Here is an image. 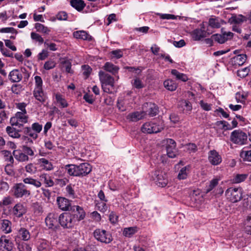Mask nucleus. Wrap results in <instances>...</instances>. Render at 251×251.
Returning a JSON list of instances; mask_svg holds the SVG:
<instances>
[{"instance_id":"f257e3e1","label":"nucleus","mask_w":251,"mask_h":251,"mask_svg":"<svg viewBox=\"0 0 251 251\" xmlns=\"http://www.w3.org/2000/svg\"><path fill=\"white\" fill-rule=\"evenodd\" d=\"M65 171L71 176L83 177L92 171L91 166L87 163H82L78 165L67 164L64 167Z\"/></svg>"},{"instance_id":"f03ea898","label":"nucleus","mask_w":251,"mask_h":251,"mask_svg":"<svg viewBox=\"0 0 251 251\" xmlns=\"http://www.w3.org/2000/svg\"><path fill=\"white\" fill-rule=\"evenodd\" d=\"M99 76L103 91L108 94H112L115 92L114 78L108 74L100 71Z\"/></svg>"},{"instance_id":"7ed1b4c3","label":"nucleus","mask_w":251,"mask_h":251,"mask_svg":"<svg viewBox=\"0 0 251 251\" xmlns=\"http://www.w3.org/2000/svg\"><path fill=\"white\" fill-rule=\"evenodd\" d=\"M230 140L234 144L242 146L247 144L248 136L241 129L233 130L230 134Z\"/></svg>"},{"instance_id":"20e7f679","label":"nucleus","mask_w":251,"mask_h":251,"mask_svg":"<svg viewBox=\"0 0 251 251\" xmlns=\"http://www.w3.org/2000/svg\"><path fill=\"white\" fill-rule=\"evenodd\" d=\"M164 128L163 122L159 120L156 123L147 122L144 124L141 128V130L144 133L149 134L156 133L160 132Z\"/></svg>"},{"instance_id":"39448f33","label":"nucleus","mask_w":251,"mask_h":251,"mask_svg":"<svg viewBox=\"0 0 251 251\" xmlns=\"http://www.w3.org/2000/svg\"><path fill=\"white\" fill-rule=\"evenodd\" d=\"M226 198L232 202H237L243 198V189L241 187H230L226 191Z\"/></svg>"},{"instance_id":"423d86ee","label":"nucleus","mask_w":251,"mask_h":251,"mask_svg":"<svg viewBox=\"0 0 251 251\" xmlns=\"http://www.w3.org/2000/svg\"><path fill=\"white\" fill-rule=\"evenodd\" d=\"M75 218L74 215L69 213H63L58 218V222L64 228H71L75 223Z\"/></svg>"},{"instance_id":"0eeeda50","label":"nucleus","mask_w":251,"mask_h":251,"mask_svg":"<svg viewBox=\"0 0 251 251\" xmlns=\"http://www.w3.org/2000/svg\"><path fill=\"white\" fill-rule=\"evenodd\" d=\"M222 34H215L211 36V39H207L206 42L208 43L214 40L219 44H224L228 40H230L233 36V33L231 32L224 31V28L221 29Z\"/></svg>"},{"instance_id":"6e6552de","label":"nucleus","mask_w":251,"mask_h":251,"mask_svg":"<svg viewBox=\"0 0 251 251\" xmlns=\"http://www.w3.org/2000/svg\"><path fill=\"white\" fill-rule=\"evenodd\" d=\"M13 195L16 198H21L23 197H28L30 192L28 190L25 185L23 183L15 184L12 189Z\"/></svg>"},{"instance_id":"1a4fd4ad","label":"nucleus","mask_w":251,"mask_h":251,"mask_svg":"<svg viewBox=\"0 0 251 251\" xmlns=\"http://www.w3.org/2000/svg\"><path fill=\"white\" fill-rule=\"evenodd\" d=\"M93 234L96 239L100 242L108 244L112 241V236L105 230L96 229L94 231Z\"/></svg>"},{"instance_id":"9d476101","label":"nucleus","mask_w":251,"mask_h":251,"mask_svg":"<svg viewBox=\"0 0 251 251\" xmlns=\"http://www.w3.org/2000/svg\"><path fill=\"white\" fill-rule=\"evenodd\" d=\"M27 211L25 206L21 202L16 204L12 209V215L18 218L23 217Z\"/></svg>"},{"instance_id":"9b49d317","label":"nucleus","mask_w":251,"mask_h":251,"mask_svg":"<svg viewBox=\"0 0 251 251\" xmlns=\"http://www.w3.org/2000/svg\"><path fill=\"white\" fill-rule=\"evenodd\" d=\"M166 151L168 157L174 158L176 156L177 152L176 143L173 139H168L167 140Z\"/></svg>"},{"instance_id":"f8f14e48","label":"nucleus","mask_w":251,"mask_h":251,"mask_svg":"<svg viewBox=\"0 0 251 251\" xmlns=\"http://www.w3.org/2000/svg\"><path fill=\"white\" fill-rule=\"evenodd\" d=\"M46 224L49 228L55 229L58 226V215L50 213L45 219Z\"/></svg>"},{"instance_id":"ddd939ff","label":"nucleus","mask_w":251,"mask_h":251,"mask_svg":"<svg viewBox=\"0 0 251 251\" xmlns=\"http://www.w3.org/2000/svg\"><path fill=\"white\" fill-rule=\"evenodd\" d=\"M14 244L11 240L5 236H1L0 238V248L4 251H11Z\"/></svg>"},{"instance_id":"4468645a","label":"nucleus","mask_w":251,"mask_h":251,"mask_svg":"<svg viewBox=\"0 0 251 251\" xmlns=\"http://www.w3.org/2000/svg\"><path fill=\"white\" fill-rule=\"evenodd\" d=\"M208 160L213 165H218L222 162V157L215 150L210 151L208 153Z\"/></svg>"},{"instance_id":"2eb2a0df","label":"nucleus","mask_w":251,"mask_h":251,"mask_svg":"<svg viewBox=\"0 0 251 251\" xmlns=\"http://www.w3.org/2000/svg\"><path fill=\"white\" fill-rule=\"evenodd\" d=\"M37 164L43 170L47 171H51L53 169V166L51 161L45 158H41L37 160Z\"/></svg>"},{"instance_id":"dca6fc26","label":"nucleus","mask_w":251,"mask_h":251,"mask_svg":"<svg viewBox=\"0 0 251 251\" xmlns=\"http://www.w3.org/2000/svg\"><path fill=\"white\" fill-rule=\"evenodd\" d=\"M22 70L14 69L8 75L9 80L12 82H19L23 78Z\"/></svg>"},{"instance_id":"f3484780","label":"nucleus","mask_w":251,"mask_h":251,"mask_svg":"<svg viewBox=\"0 0 251 251\" xmlns=\"http://www.w3.org/2000/svg\"><path fill=\"white\" fill-rule=\"evenodd\" d=\"M206 34V31L202 25L201 28H197L194 30L191 33V35L194 40L198 41L205 37Z\"/></svg>"},{"instance_id":"a211bd4d","label":"nucleus","mask_w":251,"mask_h":251,"mask_svg":"<svg viewBox=\"0 0 251 251\" xmlns=\"http://www.w3.org/2000/svg\"><path fill=\"white\" fill-rule=\"evenodd\" d=\"M57 203L58 207L63 211L69 210L71 207L70 201L65 198L58 197L57 198Z\"/></svg>"},{"instance_id":"6ab92c4d","label":"nucleus","mask_w":251,"mask_h":251,"mask_svg":"<svg viewBox=\"0 0 251 251\" xmlns=\"http://www.w3.org/2000/svg\"><path fill=\"white\" fill-rule=\"evenodd\" d=\"M240 156L244 161L251 162V145L244 147L240 151Z\"/></svg>"},{"instance_id":"aec40b11","label":"nucleus","mask_w":251,"mask_h":251,"mask_svg":"<svg viewBox=\"0 0 251 251\" xmlns=\"http://www.w3.org/2000/svg\"><path fill=\"white\" fill-rule=\"evenodd\" d=\"M39 180L41 182H43L46 187H52L54 185V181L51 177L48 174L43 173L41 174L39 176Z\"/></svg>"},{"instance_id":"412c9836","label":"nucleus","mask_w":251,"mask_h":251,"mask_svg":"<svg viewBox=\"0 0 251 251\" xmlns=\"http://www.w3.org/2000/svg\"><path fill=\"white\" fill-rule=\"evenodd\" d=\"M33 96L36 100L41 103H44L47 99L46 95L44 93L43 88H34Z\"/></svg>"},{"instance_id":"4be33fe9","label":"nucleus","mask_w":251,"mask_h":251,"mask_svg":"<svg viewBox=\"0 0 251 251\" xmlns=\"http://www.w3.org/2000/svg\"><path fill=\"white\" fill-rule=\"evenodd\" d=\"M13 155L15 158L20 162H27L29 160V157L25 152L21 150H14L13 151Z\"/></svg>"},{"instance_id":"5701e85b","label":"nucleus","mask_w":251,"mask_h":251,"mask_svg":"<svg viewBox=\"0 0 251 251\" xmlns=\"http://www.w3.org/2000/svg\"><path fill=\"white\" fill-rule=\"evenodd\" d=\"M145 115L146 113L145 112L136 111L129 113L127 116V119L130 121L137 122L142 119Z\"/></svg>"},{"instance_id":"b1692460","label":"nucleus","mask_w":251,"mask_h":251,"mask_svg":"<svg viewBox=\"0 0 251 251\" xmlns=\"http://www.w3.org/2000/svg\"><path fill=\"white\" fill-rule=\"evenodd\" d=\"M17 237L23 241H27L30 239V234L27 229L21 227L18 231Z\"/></svg>"},{"instance_id":"393cba45","label":"nucleus","mask_w":251,"mask_h":251,"mask_svg":"<svg viewBox=\"0 0 251 251\" xmlns=\"http://www.w3.org/2000/svg\"><path fill=\"white\" fill-rule=\"evenodd\" d=\"M241 205L243 210H251V194H247L243 197Z\"/></svg>"},{"instance_id":"a878e982","label":"nucleus","mask_w":251,"mask_h":251,"mask_svg":"<svg viewBox=\"0 0 251 251\" xmlns=\"http://www.w3.org/2000/svg\"><path fill=\"white\" fill-rule=\"evenodd\" d=\"M73 35L76 39H82L83 40L90 41L92 39L91 36L84 30L75 31L73 33Z\"/></svg>"},{"instance_id":"bb28decb","label":"nucleus","mask_w":251,"mask_h":251,"mask_svg":"<svg viewBox=\"0 0 251 251\" xmlns=\"http://www.w3.org/2000/svg\"><path fill=\"white\" fill-rule=\"evenodd\" d=\"M224 23V21L218 17L210 18L208 22L209 25L210 27L216 28H220Z\"/></svg>"},{"instance_id":"cd10ccee","label":"nucleus","mask_w":251,"mask_h":251,"mask_svg":"<svg viewBox=\"0 0 251 251\" xmlns=\"http://www.w3.org/2000/svg\"><path fill=\"white\" fill-rule=\"evenodd\" d=\"M247 58V55L245 54H240L236 55L233 58L232 61L234 65L238 66H242L246 61Z\"/></svg>"},{"instance_id":"c85d7f7f","label":"nucleus","mask_w":251,"mask_h":251,"mask_svg":"<svg viewBox=\"0 0 251 251\" xmlns=\"http://www.w3.org/2000/svg\"><path fill=\"white\" fill-rule=\"evenodd\" d=\"M23 181L25 184L33 185L36 188H39L42 185V183L40 181L30 176L24 178Z\"/></svg>"},{"instance_id":"c756f323","label":"nucleus","mask_w":251,"mask_h":251,"mask_svg":"<svg viewBox=\"0 0 251 251\" xmlns=\"http://www.w3.org/2000/svg\"><path fill=\"white\" fill-rule=\"evenodd\" d=\"M165 88L169 91H174L177 87V84L175 80L171 79L166 80L164 82Z\"/></svg>"},{"instance_id":"7c9ffc66","label":"nucleus","mask_w":251,"mask_h":251,"mask_svg":"<svg viewBox=\"0 0 251 251\" xmlns=\"http://www.w3.org/2000/svg\"><path fill=\"white\" fill-rule=\"evenodd\" d=\"M6 131L8 135L14 138H19L21 135L19 133L20 130L16 129L13 126H8L6 128Z\"/></svg>"},{"instance_id":"2f4dec72","label":"nucleus","mask_w":251,"mask_h":251,"mask_svg":"<svg viewBox=\"0 0 251 251\" xmlns=\"http://www.w3.org/2000/svg\"><path fill=\"white\" fill-rule=\"evenodd\" d=\"M71 5L78 11H80L85 6V4L82 0H71L70 1Z\"/></svg>"},{"instance_id":"473e14b6","label":"nucleus","mask_w":251,"mask_h":251,"mask_svg":"<svg viewBox=\"0 0 251 251\" xmlns=\"http://www.w3.org/2000/svg\"><path fill=\"white\" fill-rule=\"evenodd\" d=\"M243 227L246 233L251 235V213L245 218L244 221Z\"/></svg>"},{"instance_id":"72a5a7b5","label":"nucleus","mask_w":251,"mask_h":251,"mask_svg":"<svg viewBox=\"0 0 251 251\" xmlns=\"http://www.w3.org/2000/svg\"><path fill=\"white\" fill-rule=\"evenodd\" d=\"M37 249L38 251H50V243L44 239H41L39 241Z\"/></svg>"},{"instance_id":"f704fd0d","label":"nucleus","mask_w":251,"mask_h":251,"mask_svg":"<svg viewBox=\"0 0 251 251\" xmlns=\"http://www.w3.org/2000/svg\"><path fill=\"white\" fill-rule=\"evenodd\" d=\"M1 229L5 233H9L12 231L11 222L8 220H2L1 222Z\"/></svg>"},{"instance_id":"c9c22d12","label":"nucleus","mask_w":251,"mask_h":251,"mask_svg":"<svg viewBox=\"0 0 251 251\" xmlns=\"http://www.w3.org/2000/svg\"><path fill=\"white\" fill-rule=\"evenodd\" d=\"M103 69L107 72L115 74L118 72L119 68L111 63L106 62L103 66Z\"/></svg>"},{"instance_id":"e433bc0d","label":"nucleus","mask_w":251,"mask_h":251,"mask_svg":"<svg viewBox=\"0 0 251 251\" xmlns=\"http://www.w3.org/2000/svg\"><path fill=\"white\" fill-rule=\"evenodd\" d=\"M190 168V166L189 165L186 166L181 168L178 174V178L179 179H186L189 172Z\"/></svg>"},{"instance_id":"4c0bfd02","label":"nucleus","mask_w":251,"mask_h":251,"mask_svg":"<svg viewBox=\"0 0 251 251\" xmlns=\"http://www.w3.org/2000/svg\"><path fill=\"white\" fill-rule=\"evenodd\" d=\"M137 232V227H129L125 228L123 230V235L126 237H131Z\"/></svg>"},{"instance_id":"58836bf2","label":"nucleus","mask_w":251,"mask_h":251,"mask_svg":"<svg viewBox=\"0 0 251 251\" xmlns=\"http://www.w3.org/2000/svg\"><path fill=\"white\" fill-rule=\"evenodd\" d=\"M171 74L175 76L176 78L178 80L185 82L188 79L187 76L185 74L179 73L176 69L172 70Z\"/></svg>"},{"instance_id":"ea45409f","label":"nucleus","mask_w":251,"mask_h":251,"mask_svg":"<svg viewBox=\"0 0 251 251\" xmlns=\"http://www.w3.org/2000/svg\"><path fill=\"white\" fill-rule=\"evenodd\" d=\"M23 130L25 134L29 136L33 140H36L38 137V134L34 133L31 127H25Z\"/></svg>"},{"instance_id":"a19ab883","label":"nucleus","mask_w":251,"mask_h":251,"mask_svg":"<svg viewBox=\"0 0 251 251\" xmlns=\"http://www.w3.org/2000/svg\"><path fill=\"white\" fill-rule=\"evenodd\" d=\"M159 174V172H156L155 175L156 176L157 181H158V184L162 187H164L166 186L168 183V180L167 179L164 178L162 174Z\"/></svg>"},{"instance_id":"79ce46f5","label":"nucleus","mask_w":251,"mask_h":251,"mask_svg":"<svg viewBox=\"0 0 251 251\" xmlns=\"http://www.w3.org/2000/svg\"><path fill=\"white\" fill-rule=\"evenodd\" d=\"M219 179L218 178H214L212 179L209 184L205 188V192L208 193L212 191L218 184Z\"/></svg>"},{"instance_id":"37998d69","label":"nucleus","mask_w":251,"mask_h":251,"mask_svg":"<svg viewBox=\"0 0 251 251\" xmlns=\"http://www.w3.org/2000/svg\"><path fill=\"white\" fill-rule=\"evenodd\" d=\"M55 99L62 108L68 107V102L60 94L57 93L55 94Z\"/></svg>"},{"instance_id":"c03bdc74","label":"nucleus","mask_w":251,"mask_h":251,"mask_svg":"<svg viewBox=\"0 0 251 251\" xmlns=\"http://www.w3.org/2000/svg\"><path fill=\"white\" fill-rule=\"evenodd\" d=\"M35 28L37 31L45 34H48L50 31V29L48 27L40 23H36L35 25Z\"/></svg>"},{"instance_id":"a18cd8bd","label":"nucleus","mask_w":251,"mask_h":251,"mask_svg":"<svg viewBox=\"0 0 251 251\" xmlns=\"http://www.w3.org/2000/svg\"><path fill=\"white\" fill-rule=\"evenodd\" d=\"M184 150L189 153H194L198 150L197 145L194 143H189L184 146Z\"/></svg>"},{"instance_id":"49530a36","label":"nucleus","mask_w":251,"mask_h":251,"mask_svg":"<svg viewBox=\"0 0 251 251\" xmlns=\"http://www.w3.org/2000/svg\"><path fill=\"white\" fill-rule=\"evenodd\" d=\"M26 112H18L16 113V116H17L19 121L22 124V126L24 123H26L27 122V116L26 115Z\"/></svg>"},{"instance_id":"de8ad7c7","label":"nucleus","mask_w":251,"mask_h":251,"mask_svg":"<svg viewBox=\"0 0 251 251\" xmlns=\"http://www.w3.org/2000/svg\"><path fill=\"white\" fill-rule=\"evenodd\" d=\"M248 175L246 174H236L233 178V181L236 183H241L245 181L248 177Z\"/></svg>"},{"instance_id":"09e8293b","label":"nucleus","mask_w":251,"mask_h":251,"mask_svg":"<svg viewBox=\"0 0 251 251\" xmlns=\"http://www.w3.org/2000/svg\"><path fill=\"white\" fill-rule=\"evenodd\" d=\"M1 152L4 158L5 161L9 162V163L10 164L13 163L14 159L11 155L10 151L6 150H3Z\"/></svg>"},{"instance_id":"8fccbe9b","label":"nucleus","mask_w":251,"mask_h":251,"mask_svg":"<svg viewBox=\"0 0 251 251\" xmlns=\"http://www.w3.org/2000/svg\"><path fill=\"white\" fill-rule=\"evenodd\" d=\"M13 199L10 196L5 197L0 201V207H3L11 204L13 203Z\"/></svg>"},{"instance_id":"3c124183","label":"nucleus","mask_w":251,"mask_h":251,"mask_svg":"<svg viewBox=\"0 0 251 251\" xmlns=\"http://www.w3.org/2000/svg\"><path fill=\"white\" fill-rule=\"evenodd\" d=\"M231 20L232 23L236 24H241L243 22L247 21V18L242 15H239L238 16L232 17Z\"/></svg>"},{"instance_id":"603ef678","label":"nucleus","mask_w":251,"mask_h":251,"mask_svg":"<svg viewBox=\"0 0 251 251\" xmlns=\"http://www.w3.org/2000/svg\"><path fill=\"white\" fill-rule=\"evenodd\" d=\"M149 106V114L151 116L156 115L158 111V107L154 103H147Z\"/></svg>"},{"instance_id":"864d4df0","label":"nucleus","mask_w":251,"mask_h":251,"mask_svg":"<svg viewBox=\"0 0 251 251\" xmlns=\"http://www.w3.org/2000/svg\"><path fill=\"white\" fill-rule=\"evenodd\" d=\"M56 63L53 59H50L45 62L44 65V69L46 70H50L53 69L56 66Z\"/></svg>"},{"instance_id":"5fc2aeb1","label":"nucleus","mask_w":251,"mask_h":251,"mask_svg":"<svg viewBox=\"0 0 251 251\" xmlns=\"http://www.w3.org/2000/svg\"><path fill=\"white\" fill-rule=\"evenodd\" d=\"M18 249L19 251H32L30 245L25 242L19 243L18 245Z\"/></svg>"},{"instance_id":"6e6d98bb","label":"nucleus","mask_w":251,"mask_h":251,"mask_svg":"<svg viewBox=\"0 0 251 251\" xmlns=\"http://www.w3.org/2000/svg\"><path fill=\"white\" fill-rule=\"evenodd\" d=\"M131 83L132 86L137 89H141L144 87L143 83L139 77L134 78Z\"/></svg>"},{"instance_id":"4d7b16f0","label":"nucleus","mask_w":251,"mask_h":251,"mask_svg":"<svg viewBox=\"0 0 251 251\" xmlns=\"http://www.w3.org/2000/svg\"><path fill=\"white\" fill-rule=\"evenodd\" d=\"M31 38L33 40L36 42H38L39 45H41L44 43V39L42 36L38 33L35 32L31 33Z\"/></svg>"},{"instance_id":"13d9d810","label":"nucleus","mask_w":251,"mask_h":251,"mask_svg":"<svg viewBox=\"0 0 251 251\" xmlns=\"http://www.w3.org/2000/svg\"><path fill=\"white\" fill-rule=\"evenodd\" d=\"M81 68L82 74L85 76V78H88L91 73V68L88 65H84L81 66Z\"/></svg>"},{"instance_id":"bf43d9fd","label":"nucleus","mask_w":251,"mask_h":251,"mask_svg":"<svg viewBox=\"0 0 251 251\" xmlns=\"http://www.w3.org/2000/svg\"><path fill=\"white\" fill-rule=\"evenodd\" d=\"M25 170L31 175L34 174L36 172V167L32 164L29 163L25 166Z\"/></svg>"},{"instance_id":"052dcab7","label":"nucleus","mask_w":251,"mask_h":251,"mask_svg":"<svg viewBox=\"0 0 251 251\" xmlns=\"http://www.w3.org/2000/svg\"><path fill=\"white\" fill-rule=\"evenodd\" d=\"M75 208L74 210H75V209L79 214L78 220H83L85 216V213L83 209L79 206H75Z\"/></svg>"},{"instance_id":"680f3d73","label":"nucleus","mask_w":251,"mask_h":251,"mask_svg":"<svg viewBox=\"0 0 251 251\" xmlns=\"http://www.w3.org/2000/svg\"><path fill=\"white\" fill-rule=\"evenodd\" d=\"M34 132L36 134L39 133L42 130V125L38 123H34L32 124L31 126Z\"/></svg>"},{"instance_id":"e2e57ef3","label":"nucleus","mask_w":251,"mask_h":251,"mask_svg":"<svg viewBox=\"0 0 251 251\" xmlns=\"http://www.w3.org/2000/svg\"><path fill=\"white\" fill-rule=\"evenodd\" d=\"M90 217L96 222H100L101 221V217L100 213L95 211L91 213Z\"/></svg>"},{"instance_id":"0e129e2a","label":"nucleus","mask_w":251,"mask_h":251,"mask_svg":"<svg viewBox=\"0 0 251 251\" xmlns=\"http://www.w3.org/2000/svg\"><path fill=\"white\" fill-rule=\"evenodd\" d=\"M96 207L98 210L102 213H104L107 209V206L104 201L97 203Z\"/></svg>"},{"instance_id":"69168bd1","label":"nucleus","mask_w":251,"mask_h":251,"mask_svg":"<svg viewBox=\"0 0 251 251\" xmlns=\"http://www.w3.org/2000/svg\"><path fill=\"white\" fill-rule=\"evenodd\" d=\"M35 79V88H43V80L42 78L38 75L34 77Z\"/></svg>"},{"instance_id":"338daca9","label":"nucleus","mask_w":251,"mask_h":251,"mask_svg":"<svg viewBox=\"0 0 251 251\" xmlns=\"http://www.w3.org/2000/svg\"><path fill=\"white\" fill-rule=\"evenodd\" d=\"M111 54L113 55V57L119 59L121 58L123 55V52L122 50L117 49L111 51Z\"/></svg>"},{"instance_id":"774afa93","label":"nucleus","mask_w":251,"mask_h":251,"mask_svg":"<svg viewBox=\"0 0 251 251\" xmlns=\"http://www.w3.org/2000/svg\"><path fill=\"white\" fill-rule=\"evenodd\" d=\"M49 56V52L46 50H43L37 55L39 60H44Z\"/></svg>"}]
</instances>
